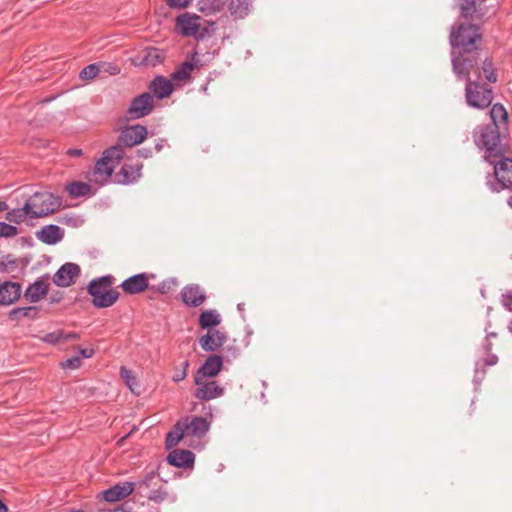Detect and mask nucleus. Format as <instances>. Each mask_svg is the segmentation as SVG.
<instances>
[{
  "instance_id": "obj_48",
  "label": "nucleus",
  "mask_w": 512,
  "mask_h": 512,
  "mask_svg": "<svg viewBox=\"0 0 512 512\" xmlns=\"http://www.w3.org/2000/svg\"><path fill=\"white\" fill-rule=\"evenodd\" d=\"M79 337V334L76 332L63 331V335L61 336V342H69L71 340L79 339Z\"/></svg>"
},
{
  "instance_id": "obj_51",
  "label": "nucleus",
  "mask_w": 512,
  "mask_h": 512,
  "mask_svg": "<svg viewBox=\"0 0 512 512\" xmlns=\"http://www.w3.org/2000/svg\"><path fill=\"white\" fill-rule=\"evenodd\" d=\"M79 352H80L81 357H83V358H90L94 354V350L93 349H86V348L80 349Z\"/></svg>"
},
{
  "instance_id": "obj_25",
  "label": "nucleus",
  "mask_w": 512,
  "mask_h": 512,
  "mask_svg": "<svg viewBox=\"0 0 512 512\" xmlns=\"http://www.w3.org/2000/svg\"><path fill=\"white\" fill-rule=\"evenodd\" d=\"M194 460L195 455L189 450H173L167 457L169 464L179 468H187L192 466Z\"/></svg>"
},
{
  "instance_id": "obj_7",
  "label": "nucleus",
  "mask_w": 512,
  "mask_h": 512,
  "mask_svg": "<svg viewBox=\"0 0 512 512\" xmlns=\"http://www.w3.org/2000/svg\"><path fill=\"white\" fill-rule=\"evenodd\" d=\"M480 38L475 25H460L457 32L450 34V43L453 47H461L464 52H470L477 39Z\"/></svg>"
},
{
  "instance_id": "obj_9",
  "label": "nucleus",
  "mask_w": 512,
  "mask_h": 512,
  "mask_svg": "<svg viewBox=\"0 0 512 512\" xmlns=\"http://www.w3.org/2000/svg\"><path fill=\"white\" fill-rule=\"evenodd\" d=\"M147 128L140 124L127 126L121 130L118 142L126 147H133L142 143L147 137Z\"/></svg>"
},
{
  "instance_id": "obj_26",
  "label": "nucleus",
  "mask_w": 512,
  "mask_h": 512,
  "mask_svg": "<svg viewBox=\"0 0 512 512\" xmlns=\"http://www.w3.org/2000/svg\"><path fill=\"white\" fill-rule=\"evenodd\" d=\"M251 6V0H230L228 9L234 19H243L249 14Z\"/></svg>"
},
{
  "instance_id": "obj_10",
  "label": "nucleus",
  "mask_w": 512,
  "mask_h": 512,
  "mask_svg": "<svg viewBox=\"0 0 512 512\" xmlns=\"http://www.w3.org/2000/svg\"><path fill=\"white\" fill-rule=\"evenodd\" d=\"M80 267L75 263H65L54 274L52 280L58 287H69L80 275Z\"/></svg>"
},
{
  "instance_id": "obj_46",
  "label": "nucleus",
  "mask_w": 512,
  "mask_h": 512,
  "mask_svg": "<svg viewBox=\"0 0 512 512\" xmlns=\"http://www.w3.org/2000/svg\"><path fill=\"white\" fill-rule=\"evenodd\" d=\"M189 361L186 360L182 363V366H183V369L182 370H179L177 371L174 375H173V381L175 382H180L182 381L183 379H185L186 375H187V369L189 367Z\"/></svg>"
},
{
  "instance_id": "obj_30",
  "label": "nucleus",
  "mask_w": 512,
  "mask_h": 512,
  "mask_svg": "<svg viewBox=\"0 0 512 512\" xmlns=\"http://www.w3.org/2000/svg\"><path fill=\"white\" fill-rule=\"evenodd\" d=\"M220 322V315L215 310L203 311L199 316V325L202 329H213Z\"/></svg>"
},
{
  "instance_id": "obj_35",
  "label": "nucleus",
  "mask_w": 512,
  "mask_h": 512,
  "mask_svg": "<svg viewBox=\"0 0 512 512\" xmlns=\"http://www.w3.org/2000/svg\"><path fill=\"white\" fill-rule=\"evenodd\" d=\"M27 218H30V212L28 209H26V203L22 208H16L8 211L6 215V219L14 223H21Z\"/></svg>"
},
{
  "instance_id": "obj_43",
  "label": "nucleus",
  "mask_w": 512,
  "mask_h": 512,
  "mask_svg": "<svg viewBox=\"0 0 512 512\" xmlns=\"http://www.w3.org/2000/svg\"><path fill=\"white\" fill-rule=\"evenodd\" d=\"M167 496V493L161 489V485L159 488H153L147 495L146 498L152 500L154 502H161Z\"/></svg>"
},
{
  "instance_id": "obj_22",
  "label": "nucleus",
  "mask_w": 512,
  "mask_h": 512,
  "mask_svg": "<svg viewBox=\"0 0 512 512\" xmlns=\"http://www.w3.org/2000/svg\"><path fill=\"white\" fill-rule=\"evenodd\" d=\"M21 286L19 283L6 281L0 284V304L10 305L19 299Z\"/></svg>"
},
{
  "instance_id": "obj_47",
  "label": "nucleus",
  "mask_w": 512,
  "mask_h": 512,
  "mask_svg": "<svg viewBox=\"0 0 512 512\" xmlns=\"http://www.w3.org/2000/svg\"><path fill=\"white\" fill-rule=\"evenodd\" d=\"M190 0H167V4L171 8H184L188 6Z\"/></svg>"
},
{
  "instance_id": "obj_6",
  "label": "nucleus",
  "mask_w": 512,
  "mask_h": 512,
  "mask_svg": "<svg viewBox=\"0 0 512 512\" xmlns=\"http://www.w3.org/2000/svg\"><path fill=\"white\" fill-rule=\"evenodd\" d=\"M477 80L473 81L467 78L465 87L466 102L470 107L477 109H485L489 107L493 101V90L484 83H480L479 70H476Z\"/></svg>"
},
{
  "instance_id": "obj_23",
  "label": "nucleus",
  "mask_w": 512,
  "mask_h": 512,
  "mask_svg": "<svg viewBox=\"0 0 512 512\" xmlns=\"http://www.w3.org/2000/svg\"><path fill=\"white\" fill-rule=\"evenodd\" d=\"M64 237L63 230L57 225L44 226L40 231L37 232V238L48 245H54L60 242Z\"/></svg>"
},
{
  "instance_id": "obj_2",
  "label": "nucleus",
  "mask_w": 512,
  "mask_h": 512,
  "mask_svg": "<svg viewBox=\"0 0 512 512\" xmlns=\"http://www.w3.org/2000/svg\"><path fill=\"white\" fill-rule=\"evenodd\" d=\"M177 31L185 37H193L197 40L211 36L216 31L215 23L203 19L201 16L191 13H183L175 20Z\"/></svg>"
},
{
  "instance_id": "obj_58",
  "label": "nucleus",
  "mask_w": 512,
  "mask_h": 512,
  "mask_svg": "<svg viewBox=\"0 0 512 512\" xmlns=\"http://www.w3.org/2000/svg\"><path fill=\"white\" fill-rule=\"evenodd\" d=\"M71 220H72V218H64V219L62 220V223H64V222H65V223H69Z\"/></svg>"
},
{
  "instance_id": "obj_57",
  "label": "nucleus",
  "mask_w": 512,
  "mask_h": 512,
  "mask_svg": "<svg viewBox=\"0 0 512 512\" xmlns=\"http://www.w3.org/2000/svg\"><path fill=\"white\" fill-rule=\"evenodd\" d=\"M507 305L512 309V293L508 296V303Z\"/></svg>"
},
{
  "instance_id": "obj_4",
  "label": "nucleus",
  "mask_w": 512,
  "mask_h": 512,
  "mask_svg": "<svg viewBox=\"0 0 512 512\" xmlns=\"http://www.w3.org/2000/svg\"><path fill=\"white\" fill-rule=\"evenodd\" d=\"M493 165L495 181L488 179L487 185L492 192L508 190L512 192V158L505 155L489 162ZM507 204L512 208V195L508 198Z\"/></svg>"
},
{
  "instance_id": "obj_19",
  "label": "nucleus",
  "mask_w": 512,
  "mask_h": 512,
  "mask_svg": "<svg viewBox=\"0 0 512 512\" xmlns=\"http://www.w3.org/2000/svg\"><path fill=\"white\" fill-rule=\"evenodd\" d=\"M182 301L190 307H199L206 300V296L199 285H187L181 291Z\"/></svg>"
},
{
  "instance_id": "obj_29",
  "label": "nucleus",
  "mask_w": 512,
  "mask_h": 512,
  "mask_svg": "<svg viewBox=\"0 0 512 512\" xmlns=\"http://www.w3.org/2000/svg\"><path fill=\"white\" fill-rule=\"evenodd\" d=\"M66 191L72 198L93 195L92 187L85 182L74 181L66 185Z\"/></svg>"
},
{
  "instance_id": "obj_27",
  "label": "nucleus",
  "mask_w": 512,
  "mask_h": 512,
  "mask_svg": "<svg viewBox=\"0 0 512 512\" xmlns=\"http://www.w3.org/2000/svg\"><path fill=\"white\" fill-rule=\"evenodd\" d=\"M159 484L160 480L157 475L151 472L137 483H134V490H136L142 497H146V495Z\"/></svg>"
},
{
  "instance_id": "obj_14",
  "label": "nucleus",
  "mask_w": 512,
  "mask_h": 512,
  "mask_svg": "<svg viewBox=\"0 0 512 512\" xmlns=\"http://www.w3.org/2000/svg\"><path fill=\"white\" fill-rule=\"evenodd\" d=\"M107 157H101L95 164L93 171L90 173L89 180L91 182L103 185L108 182L115 166L106 160Z\"/></svg>"
},
{
  "instance_id": "obj_20",
  "label": "nucleus",
  "mask_w": 512,
  "mask_h": 512,
  "mask_svg": "<svg viewBox=\"0 0 512 512\" xmlns=\"http://www.w3.org/2000/svg\"><path fill=\"white\" fill-rule=\"evenodd\" d=\"M134 491L133 482H124L114 485L113 487L103 492V497L108 502H116L127 496Z\"/></svg>"
},
{
  "instance_id": "obj_33",
  "label": "nucleus",
  "mask_w": 512,
  "mask_h": 512,
  "mask_svg": "<svg viewBox=\"0 0 512 512\" xmlns=\"http://www.w3.org/2000/svg\"><path fill=\"white\" fill-rule=\"evenodd\" d=\"M194 69V64L190 61H185L181 64V66L175 70L171 78L174 81H187L190 78L191 72Z\"/></svg>"
},
{
  "instance_id": "obj_12",
  "label": "nucleus",
  "mask_w": 512,
  "mask_h": 512,
  "mask_svg": "<svg viewBox=\"0 0 512 512\" xmlns=\"http://www.w3.org/2000/svg\"><path fill=\"white\" fill-rule=\"evenodd\" d=\"M201 384H195L197 386L194 391V396L203 401H209L224 394V388L220 386L214 380L200 379Z\"/></svg>"
},
{
  "instance_id": "obj_53",
  "label": "nucleus",
  "mask_w": 512,
  "mask_h": 512,
  "mask_svg": "<svg viewBox=\"0 0 512 512\" xmlns=\"http://www.w3.org/2000/svg\"><path fill=\"white\" fill-rule=\"evenodd\" d=\"M62 299V295L57 292L55 295H51L50 302L51 303H58Z\"/></svg>"
},
{
  "instance_id": "obj_38",
  "label": "nucleus",
  "mask_w": 512,
  "mask_h": 512,
  "mask_svg": "<svg viewBox=\"0 0 512 512\" xmlns=\"http://www.w3.org/2000/svg\"><path fill=\"white\" fill-rule=\"evenodd\" d=\"M142 61L146 66H156L161 62L160 51L156 48L147 49Z\"/></svg>"
},
{
  "instance_id": "obj_8",
  "label": "nucleus",
  "mask_w": 512,
  "mask_h": 512,
  "mask_svg": "<svg viewBox=\"0 0 512 512\" xmlns=\"http://www.w3.org/2000/svg\"><path fill=\"white\" fill-rule=\"evenodd\" d=\"M154 108V96L144 92L132 99L127 115L130 119H140L149 115Z\"/></svg>"
},
{
  "instance_id": "obj_54",
  "label": "nucleus",
  "mask_w": 512,
  "mask_h": 512,
  "mask_svg": "<svg viewBox=\"0 0 512 512\" xmlns=\"http://www.w3.org/2000/svg\"><path fill=\"white\" fill-rule=\"evenodd\" d=\"M0 512H8V507L1 499H0Z\"/></svg>"
},
{
  "instance_id": "obj_41",
  "label": "nucleus",
  "mask_w": 512,
  "mask_h": 512,
  "mask_svg": "<svg viewBox=\"0 0 512 512\" xmlns=\"http://www.w3.org/2000/svg\"><path fill=\"white\" fill-rule=\"evenodd\" d=\"M18 233V230L15 226L10 225L5 222H0V237H13Z\"/></svg>"
},
{
  "instance_id": "obj_50",
  "label": "nucleus",
  "mask_w": 512,
  "mask_h": 512,
  "mask_svg": "<svg viewBox=\"0 0 512 512\" xmlns=\"http://www.w3.org/2000/svg\"><path fill=\"white\" fill-rule=\"evenodd\" d=\"M138 155L143 158H149L152 156V151L149 148H142L138 150Z\"/></svg>"
},
{
  "instance_id": "obj_15",
  "label": "nucleus",
  "mask_w": 512,
  "mask_h": 512,
  "mask_svg": "<svg viewBox=\"0 0 512 512\" xmlns=\"http://www.w3.org/2000/svg\"><path fill=\"white\" fill-rule=\"evenodd\" d=\"M453 71L459 79L470 78V72L477 66V58L472 55H460L452 59Z\"/></svg>"
},
{
  "instance_id": "obj_11",
  "label": "nucleus",
  "mask_w": 512,
  "mask_h": 512,
  "mask_svg": "<svg viewBox=\"0 0 512 512\" xmlns=\"http://www.w3.org/2000/svg\"><path fill=\"white\" fill-rule=\"evenodd\" d=\"M223 366V358L219 355H210L205 362L196 371L194 376V383L201 384L200 379L213 378L221 371Z\"/></svg>"
},
{
  "instance_id": "obj_21",
  "label": "nucleus",
  "mask_w": 512,
  "mask_h": 512,
  "mask_svg": "<svg viewBox=\"0 0 512 512\" xmlns=\"http://www.w3.org/2000/svg\"><path fill=\"white\" fill-rule=\"evenodd\" d=\"M497 336L496 333H489L483 343L482 350L483 356L476 362L475 371L479 372L485 366H494L498 362V357L495 354L491 353L492 343L490 339Z\"/></svg>"
},
{
  "instance_id": "obj_32",
  "label": "nucleus",
  "mask_w": 512,
  "mask_h": 512,
  "mask_svg": "<svg viewBox=\"0 0 512 512\" xmlns=\"http://www.w3.org/2000/svg\"><path fill=\"white\" fill-rule=\"evenodd\" d=\"M122 146L124 145L118 143L117 145H114L106 149L103 152L102 157H107L106 160L110 163H113V165L116 166L125 154Z\"/></svg>"
},
{
  "instance_id": "obj_5",
  "label": "nucleus",
  "mask_w": 512,
  "mask_h": 512,
  "mask_svg": "<svg viewBox=\"0 0 512 512\" xmlns=\"http://www.w3.org/2000/svg\"><path fill=\"white\" fill-rule=\"evenodd\" d=\"M61 204V197L43 191L36 192L27 199L26 209L30 212V218H41L57 211Z\"/></svg>"
},
{
  "instance_id": "obj_45",
  "label": "nucleus",
  "mask_w": 512,
  "mask_h": 512,
  "mask_svg": "<svg viewBox=\"0 0 512 512\" xmlns=\"http://www.w3.org/2000/svg\"><path fill=\"white\" fill-rule=\"evenodd\" d=\"M81 357L74 356L61 363L63 369H77L81 366Z\"/></svg>"
},
{
  "instance_id": "obj_31",
  "label": "nucleus",
  "mask_w": 512,
  "mask_h": 512,
  "mask_svg": "<svg viewBox=\"0 0 512 512\" xmlns=\"http://www.w3.org/2000/svg\"><path fill=\"white\" fill-rule=\"evenodd\" d=\"M38 312L39 310L36 306L17 307L10 311L9 318L13 321H20L23 318L35 319Z\"/></svg>"
},
{
  "instance_id": "obj_55",
  "label": "nucleus",
  "mask_w": 512,
  "mask_h": 512,
  "mask_svg": "<svg viewBox=\"0 0 512 512\" xmlns=\"http://www.w3.org/2000/svg\"><path fill=\"white\" fill-rule=\"evenodd\" d=\"M8 209V205L4 201H0V212L6 211Z\"/></svg>"
},
{
  "instance_id": "obj_49",
  "label": "nucleus",
  "mask_w": 512,
  "mask_h": 512,
  "mask_svg": "<svg viewBox=\"0 0 512 512\" xmlns=\"http://www.w3.org/2000/svg\"><path fill=\"white\" fill-rule=\"evenodd\" d=\"M226 4V0H212V8L215 11H221Z\"/></svg>"
},
{
  "instance_id": "obj_59",
  "label": "nucleus",
  "mask_w": 512,
  "mask_h": 512,
  "mask_svg": "<svg viewBox=\"0 0 512 512\" xmlns=\"http://www.w3.org/2000/svg\"><path fill=\"white\" fill-rule=\"evenodd\" d=\"M508 329L512 332V321L509 322Z\"/></svg>"
},
{
  "instance_id": "obj_44",
  "label": "nucleus",
  "mask_w": 512,
  "mask_h": 512,
  "mask_svg": "<svg viewBox=\"0 0 512 512\" xmlns=\"http://www.w3.org/2000/svg\"><path fill=\"white\" fill-rule=\"evenodd\" d=\"M63 335V330H57L51 333L46 334L43 337V341L49 344H57L61 342V336Z\"/></svg>"
},
{
  "instance_id": "obj_1",
  "label": "nucleus",
  "mask_w": 512,
  "mask_h": 512,
  "mask_svg": "<svg viewBox=\"0 0 512 512\" xmlns=\"http://www.w3.org/2000/svg\"><path fill=\"white\" fill-rule=\"evenodd\" d=\"M491 122L475 127L472 132L473 142L478 149L484 152L486 162H495V159L508 153L509 123L505 107L494 104L489 112Z\"/></svg>"
},
{
  "instance_id": "obj_39",
  "label": "nucleus",
  "mask_w": 512,
  "mask_h": 512,
  "mask_svg": "<svg viewBox=\"0 0 512 512\" xmlns=\"http://www.w3.org/2000/svg\"><path fill=\"white\" fill-rule=\"evenodd\" d=\"M186 435L185 431L182 430V429H177L176 427L174 428L173 431H170L167 436H166V441H165V444H166V447L168 449H171L173 448L174 446H176L179 441Z\"/></svg>"
},
{
  "instance_id": "obj_16",
  "label": "nucleus",
  "mask_w": 512,
  "mask_h": 512,
  "mask_svg": "<svg viewBox=\"0 0 512 512\" xmlns=\"http://www.w3.org/2000/svg\"><path fill=\"white\" fill-rule=\"evenodd\" d=\"M120 287L127 294H139L149 287V275L147 273L133 275L125 279Z\"/></svg>"
},
{
  "instance_id": "obj_52",
  "label": "nucleus",
  "mask_w": 512,
  "mask_h": 512,
  "mask_svg": "<svg viewBox=\"0 0 512 512\" xmlns=\"http://www.w3.org/2000/svg\"><path fill=\"white\" fill-rule=\"evenodd\" d=\"M67 153H68V155H70L72 157H79V156L82 155V150L81 149L72 148V149H69Z\"/></svg>"
},
{
  "instance_id": "obj_34",
  "label": "nucleus",
  "mask_w": 512,
  "mask_h": 512,
  "mask_svg": "<svg viewBox=\"0 0 512 512\" xmlns=\"http://www.w3.org/2000/svg\"><path fill=\"white\" fill-rule=\"evenodd\" d=\"M484 0H466V2L462 5L461 10L464 16L472 15L474 13H478L480 17L485 15L483 12L482 3Z\"/></svg>"
},
{
  "instance_id": "obj_56",
  "label": "nucleus",
  "mask_w": 512,
  "mask_h": 512,
  "mask_svg": "<svg viewBox=\"0 0 512 512\" xmlns=\"http://www.w3.org/2000/svg\"><path fill=\"white\" fill-rule=\"evenodd\" d=\"M163 148V144L162 142H158L156 145H155V150L157 152L161 151V149Z\"/></svg>"
},
{
  "instance_id": "obj_37",
  "label": "nucleus",
  "mask_w": 512,
  "mask_h": 512,
  "mask_svg": "<svg viewBox=\"0 0 512 512\" xmlns=\"http://www.w3.org/2000/svg\"><path fill=\"white\" fill-rule=\"evenodd\" d=\"M482 71H483L485 79L488 82H490V83H496L497 82L498 76H497L496 69H495L491 59L486 58L483 61Z\"/></svg>"
},
{
  "instance_id": "obj_17",
  "label": "nucleus",
  "mask_w": 512,
  "mask_h": 512,
  "mask_svg": "<svg viewBox=\"0 0 512 512\" xmlns=\"http://www.w3.org/2000/svg\"><path fill=\"white\" fill-rule=\"evenodd\" d=\"M227 336L224 332L216 329H209L200 337L199 344L204 351L212 352L218 350L226 342Z\"/></svg>"
},
{
  "instance_id": "obj_3",
  "label": "nucleus",
  "mask_w": 512,
  "mask_h": 512,
  "mask_svg": "<svg viewBox=\"0 0 512 512\" xmlns=\"http://www.w3.org/2000/svg\"><path fill=\"white\" fill-rule=\"evenodd\" d=\"M114 278L110 275L93 279L87 287L92 303L97 308L113 306L119 299L120 293L112 288Z\"/></svg>"
},
{
  "instance_id": "obj_28",
  "label": "nucleus",
  "mask_w": 512,
  "mask_h": 512,
  "mask_svg": "<svg viewBox=\"0 0 512 512\" xmlns=\"http://www.w3.org/2000/svg\"><path fill=\"white\" fill-rule=\"evenodd\" d=\"M142 164L129 165L124 164L120 170L122 179L119 180L122 184H130L136 182L141 177Z\"/></svg>"
},
{
  "instance_id": "obj_13",
  "label": "nucleus",
  "mask_w": 512,
  "mask_h": 512,
  "mask_svg": "<svg viewBox=\"0 0 512 512\" xmlns=\"http://www.w3.org/2000/svg\"><path fill=\"white\" fill-rule=\"evenodd\" d=\"M176 428L184 430L186 435H192L200 438L208 432L210 423L204 417H194L190 422L188 418H186L178 421L176 423Z\"/></svg>"
},
{
  "instance_id": "obj_18",
  "label": "nucleus",
  "mask_w": 512,
  "mask_h": 512,
  "mask_svg": "<svg viewBox=\"0 0 512 512\" xmlns=\"http://www.w3.org/2000/svg\"><path fill=\"white\" fill-rule=\"evenodd\" d=\"M49 285L46 277L38 278L35 282L29 284L24 292V298L31 303L39 302L47 295Z\"/></svg>"
},
{
  "instance_id": "obj_40",
  "label": "nucleus",
  "mask_w": 512,
  "mask_h": 512,
  "mask_svg": "<svg viewBox=\"0 0 512 512\" xmlns=\"http://www.w3.org/2000/svg\"><path fill=\"white\" fill-rule=\"evenodd\" d=\"M99 73V67L97 64H90L86 66L81 72L80 77L84 80H90L95 78Z\"/></svg>"
},
{
  "instance_id": "obj_24",
  "label": "nucleus",
  "mask_w": 512,
  "mask_h": 512,
  "mask_svg": "<svg viewBox=\"0 0 512 512\" xmlns=\"http://www.w3.org/2000/svg\"><path fill=\"white\" fill-rule=\"evenodd\" d=\"M153 96L158 99L168 97L173 92L172 82L164 76H156L149 85Z\"/></svg>"
},
{
  "instance_id": "obj_36",
  "label": "nucleus",
  "mask_w": 512,
  "mask_h": 512,
  "mask_svg": "<svg viewBox=\"0 0 512 512\" xmlns=\"http://www.w3.org/2000/svg\"><path fill=\"white\" fill-rule=\"evenodd\" d=\"M120 375L121 378L125 381L126 385L129 387V389L135 393L139 394V384L137 382L136 377L133 375V372L126 367L122 366L120 368Z\"/></svg>"
},
{
  "instance_id": "obj_42",
  "label": "nucleus",
  "mask_w": 512,
  "mask_h": 512,
  "mask_svg": "<svg viewBox=\"0 0 512 512\" xmlns=\"http://www.w3.org/2000/svg\"><path fill=\"white\" fill-rule=\"evenodd\" d=\"M177 285V280L174 279V278H171V279H168V280H164L162 281L160 284H158L156 286V291L162 293V294H166L168 292H170L173 287H175Z\"/></svg>"
}]
</instances>
